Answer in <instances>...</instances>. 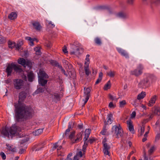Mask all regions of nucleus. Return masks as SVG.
Segmentation results:
<instances>
[{"label":"nucleus","mask_w":160,"mask_h":160,"mask_svg":"<svg viewBox=\"0 0 160 160\" xmlns=\"http://www.w3.org/2000/svg\"><path fill=\"white\" fill-rule=\"evenodd\" d=\"M26 97V93L24 91L20 92L19 95L18 103H15V118L19 122L22 119H26L31 116L33 113V109L30 107L25 105H21V102Z\"/></svg>","instance_id":"nucleus-1"},{"label":"nucleus","mask_w":160,"mask_h":160,"mask_svg":"<svg viewBox=\"0 0 160 160\" xmlns=\"http://www.w3.org/2000/svg\"><path fill=\"white\" fill-rule=\"evenodd\" d=\"M72 48L70 53L71 54L79 55L83 52V49L80 48L81 44L77 41H75L73 44H70Z\"/></svg>","instance_id":"nucleus-2"},{"label":"nucleus","mask_w":160,"mask_h":160,"mask_svg":"<svg viewBox=\"0 0 160 160\" xmlns=\"http://www.w3.org/2000/svg\"><path fill=\"white\" fill-rule=\"evenodd\" d=\"M13 69L17 72H21L22 71L20 65L13 63L9 64L8 65L6 70L8 76L11 75Z\"/></svg>","instance_id":"nucleus-3"},{"label":"nucleus","mask_w":160,"mask_h":160,"mask_svg":"<svg viewBox=\"0 0 160 160\" xmlns=\"http://www.w3.org/2000/svg\"><path fill=\"white\" fill-rule=\"evenodd\" d=\"M112 132L114 133L116 138L121 137L123 135V131L120 124L114 126L112 128Z\"/></svg>","instance_id":"nucleus-4"},{"label":"nucleus","mask_w":160,"mask_h":160,"mask_svg":"<svg viewBox=\"0 0 160 160\" xmlns=\"http://www.w3.org/2000/svg\"><path fill=\"white\" fill-rule=\"evenodd\" d=\"M24 84V82L21 79H16L13 80L14 88L17 90H19L22 88Z\"/></svg>","instance_id":"nucleus-5"},{"label":"nucleus","mask_w":160,"mask_h":160,"mask_svg":"<svg viewBox=\"0 0 160 160\" xmlns=\"http://www.w3.org/2000/svg\"><path fill=\"white\" fill-rule=\"evenodd\" d=\"M90 132L91 129H86L85 132V137L83 139L84 141V143L82 148V151L84 152L85 151L86 148L88 146V141H87V140L89 137Z\"/></svg>","instance_id":"nucleus-6"},{"label":"nucleus","mask_w":160,"mask_h":160,"mask_svg":"<svg viewBox=\"0 0 160 160\" xmlns=\"http://www.w3.org/2000/svg\"><path fill=\"white\" fill-rule=\"evenodd\" d=\"M106 139L104 138L102 141V143L104 147L103 151L105 155H108L110 156V147L109 145H108V144L106 143Z\"/></svg>","instance_id":"nucleus-7"},{"label":"nucleus","mask_w":160,"mask_h":160,"mask_svg":"<svg viewBox=\"0 0 160 160\" xmlns=\"http://www.w3.org/2000/svg\"><path fill=\"white\" fill-rule=\"evenodd\" d=\"M89 54H87L86 55L85 61V66H84L85 74L87 76H88L91 72L89 71V64L90 62V59L89 58Z\"/></svg>","instance_id":"nucleus-8"},{"label":"nucleus","mask_w":160,"mask_h":160,"mask_svg":"<svg viewBox=\"0 0 160 160\" xmlns=\"http://www.w3.org/2000/svg\"><path fill=\"white\" fill-rule=\"evenodd\" d=\"M149 77H148L143 79L139 83L140 86L142 88H145L148 87L150 86V83L149 82Z\"/></svg>","instance_id":"nucleus-9"},{"label":"nucleus","mask_w":160,"mask_h":160,"mask_svg":"<svg viewBox=\"0 0 160 160\" xmlns=\"http://www.w3.org/2000/svg\"><path fill=\"white\" fill-rule=\"evenodd\" d=\"M143 69V66L139 65L136 69L131 72V73L136 76H138L142 74Z\"/></svg>","instance_id":"nucleus-10"},{"label":"nucleus","mask_w":160,"mask_h":160,"mask_svg":"<svg viewBox=\"0 0 160 160\" xmlns=\"http://www.w3.org/2000/svg\"><path fill=\"white\" fill-rule=\"evenodd\" d=\"M21 131V129L20 127L15 126H12L10 128V136H12L16 134L19 133Z\"/></svg>","instance_id":"nucleus-11"},{"label":"nucleus","mask_w":160,"mask_h":160,"mask_svg":"<svg viewBox=\"0 0 160 160\" xmlns=\"http://www.w3.org/2000/svg\"><path fill=\"white\" fill-rule=\"evenodd\" d=\"M91 89L89 88H84V97L85 99L84 100V104H85L88 101L90 97V92H91Z\"/></svg>","instance_id":"nucleus-12"},{"label":"nucleus","mask_w":160,"mask_h":160,"mask_svg":"<svg viewBox=\"0 0 160 160\" xmlns=\"http://www.w3.org/2000/svg\"><path fill=\"white\" fill-rule=\"evenodd\" d=\"M33 28L37 31H40L42 28L40 22L37 21H32L31 22Z\"/></svg>","instance_id":"nucleus-13"},{"label":"nucleus","mask_w":160,"mask_h":160,"mask_svg":"<svg viewBox=\"0 0 160 160\" xmlns=\"http://www.w3.org/2000/svg\"><path fill=\"white\" fill-rule=\"evenodd\" d=\"M44 145V143L43 142H40L34 146L32 148L33 150L35 151H38L43 148Z\"/></svg>","instance_id":"nucleus-14"},{"label":"nucleus","mask_w":160,"mask_h":160,"mask_svg":"<svg viewBox=\"0 0 160 160\" xmlns=\"http://www.w3.org/2000/svg\"><path fill=\"white\" fill-rule=\"evenodd\" d=\"M127 124L129 130L132 134L134 133L133 126L132 124V122L131 120H129L127 121Z\"/></svg>","instance_id":"nucleus-15"},{"label":"nucleus","mask_w":160,"mask_h":160,"mask_svg":"<svg viewBox=\"0 0 160 160\" xmlns=\"http://www.w3.org/2000/svg\"><path fill=\"white\" fill-rule=\"evenodd\" d=\"M83 133L82 132H81L78 133L76 136V139L75 140H73L72 141L73 143H77L82 139V135Z\"/></svg>","instance_id":"nucleus-16"},{"label":"nucleus","mask_w":160,"mask_h":160,"mask_svg":"<svg viewBox=\"0 0 160 160\" xmlns=\"http://www.w3.org/2000/svg\"><path fill=\"white\" fill-rule=\"evenodd\" d=\"M1 134L5 137H9L10 133V128L6 127L2 129L1 132Z\"/></svg>","instance_id":"nucleus-17"},{"label":"nucleus","mask_w":160,"mask_h":160,"mask_svg":"<svg viewBox=\"0 0 160 160\" xmlns=\"http://www.w3.org/2000/svg\"><path fill=\"white\" fill-rule=\"evenodd\" d=\"M27 76L28 81L29 82H32L34 78V75L32 71H30L28 73Z\"/></svg>","instance_id":"nucleus-18"},{"label":"nucleus","mask_w":160,"mask_h":160,"mask_svg":"<svg viewBox=\"0 0 160 160\" xmlns=\"http://www.w3.org/2000/svg\"><path fill=\"white\" fill-rule=\"evenodd\" d=\"M157 98V96L156 95L153 96L150 100L148 104V106L150 107L152 106L155 103Z\"/></svg>","instance_id":"nucleus-19"},{"label":"nucleus","mask_w":160,"mask_h":160,"mask_svg":"<svg viewBox=\"0 0 160 160\" xmlns=\"http://www.w3.org/2000/svg\"><path fill=\"white\" fill-rule=\"evenodd\" d=\"M39 78H48V76L45 73L44 71L40 70L38 74Z\"/></svg>","instance_id":"nucleus-20"},{"label":"nucleus","mask_w":160,"mask_h":160,"mask_svg":"<svg viewBox=\"0 0 160 160\" xmlns=\"http://www.w3.org/2000/svg\"><path fill=\"white\" fill-rule=\"evenodd\" d=\"M17 14L16 12H12L9 14L8 18L10 19L13 20L17 18Z\"/></svg>","instance_id":"nucleus-21"},{"label":"nucleus","mask_w":160,"mask_h":160,"mask_svg":"<svg viewBox=\"0 0 160 160\" xmlns=\"http://www.w3.org/2000/svg\"><path fill=\"white\" fill-rule=\"evenodd\" d=\"M117 49L118 52L122 55L126 57V58L128 57V54L125 51L120 48H118Z\"/></svg>","instance_id":"nucleus-22"},{"label":"nucleus","mask_w":160,"mask_h":160,"mask_svg":"<svg viewBox=\"0 0 160 160\" xmlns=\"http://www.w3.org/2000/svg\"><path fill=\"white\" fill-rule=\"evenodd\" d=\"M117 49L118 52L122 55L126 57V58L128 57V54L125 51L120 48H118Z\"/></svg>","instance_id":"nucleus-23"},{"label":"nucleus","mask_w":160,"mask_h":160,"mask_svg":"<svg viewBox=\"0 0 160 160\" xmlns=\"http://www.w3.org/2000/svg\"><path fill=\"white\" fill-rule=\"evenodd\" d=\"M18 63L24 67H26V60L23 58H19L18 60Z\"/></svg>","instance_id":"nucleus-24"},{"label":"nucleus","mask_w":160,"mask_h":160,"mask_svg":"<svg viewBox=\"0 0 160 160\" xmlns=\"http://www.w3.org/2000/svg\"><path fill=\"white\" fill-rule=\"evenodd\" d=\"M47 82L48 81L44 79V78H39L38 79L39 83L42 86H44L47 83Z\"/></svg>","instance_id":"nucleus-25"},{"label":"nucleus","mask_w":160,"mask_h":160,"mask_svg":"<svg viewBox=\"0 0 160 160\" xmlns=\"http://www.w3.org/2000/svg\"><path fill=\"white\" fill-rule=\"evenodd\" d=\"M42 129H39L34 131H33L32 133L34 136H38L42 133Z\"/></svg>","instance_id":"nucleus-26"},{"label":"nucleus","mask_w":160,"mask_h":160,"mask_svg":"<svg viewBox=\"0 0 160 160\" xmlns=\"http://www.w3.org/2000/svg\"><path fill=\"white\" fill-rule=\"evenodd\" d=\"M146 96V93L144 92H142L141 93L139 94L137 96V99L138 100H140Z\"/></svg>","instance_id":"nucleus-27"},{"label":"nucleus","mask_w":160,"mask_h":160,"mask_svg":"<svg viewBox=\"0 0 160 160\" xmlns=\"http://www.w3.org/2000/svg\"><path fill=\"white\" fill-rule=\"evenodd\" d=\"M153 112L156 115H160V108L157 107L154 108V110L153 111Z\"/></svg>","instance_id":"nucleus-28"},{"label":"nucleus","mask_w":160,"mask_h":160,"mask_svg":"<svg viewBox=\"0 0 160 160\" xmlns=\"http://www.w3.org/2000/svg\"><path fill=\"white\" fill-rule=\"evenodd\" d=\"M71 125V123H69L68 126V128L66 130L64 134V136H67L69 135V133L70 131V129H72Z\"/></svg>","instance_id":"nucleus-29"},{"label":"nucleus","mask_w":160,"mask_h":160,"mask_svg":"<svg viewBox=\"0 0 160 160\" xmlns=\"http://www.w3.org/2000/svg\"><path fill=\"white\" fill-rule=\"evenodd\" d=\"M50 62L52 65L58 67L59 68V66H61V65L59 64V63L56 61L51 60L50 61Z\"/></svg>","instance_id":"nucleus-30"},{"label":"nucleus","mask_w":160,"mask_h":160,"mask_svg":"<svg viewBox=\"0 0 160 160\" xmlns=\"http://www.w3.org/2000/svg\"><path fill=\"white\" fill-rule=\"evenodd\" d=\"M145 126L144 125H142V126L141 127L140 131L139 133V135L142 136L144 132L145 131Z\"/></svg>","instance_id":"nucleus-31"},{"label":"nucleus","mask_w":160,"mask_h":160,"mask_svg":"<svg viewBox=\"0 0 160 160\" xmlns=\"http://www.w3.org/2000/svg\"><path fill=\"white\" fill-rule=\"evenodd\" d=\"M111 87V83L110 81H109L106 84L103 88V89L105 90H107L110 88Z\"/></svg>","instance_id":"nucleus-32"},{"label":"nucleus","mask_w":160,"mask_h":160,"mask_svg":"<svg viewBox=\"0 0 160 160\" xmlns=\"http://www.w3.org/2000/svg\"><path fill=\"white\" fill-rule=\"evenodd\" d=\"M108 122L110 124H111L113 121V120L112 119V114L111 113H110L108 115Z\"/></svg>","instance_id":"nucleus-33"},{"label":"nucleus","mask_w":160,"mask_h":160,"mask_svg":"<svg viewBox=\"0 0 160 160\" xmlns=\"http://www.w3.org/2000/svg\"><path fill=\"white\" fill-rule=\"evenodd\" d=\"M115 74V72L114 71H110L109 72H107V75L109 76L110 77H113Z\"/></svg>","instance_id":"nucleus-34"},{"label":"nucleus","mask_w":160,"mask_h":160,"mask_svg":"<svg viewBox=\"0 0 160 160\" xmlns=\"http://www.w3.org/2000/svg\"><path fill=\"white\" fill-rule=\"evenodd\" d=\"M26 39L30 41L29 44L31 46L33 45L34 43L33 42L34 41V39H33L31 38V37H26Z\"/></svg>","instance_id":"nucleus-35"},{"label":"nucleus","mask_w":160,"mask_h":160,"mask_svg":"<svg viewBox=\"0 0 160 160\" xmlns=\"http://www.w3.org/2000/svg\"><path fill=\"white\" fill-rule=\"evenodd\" d=\"M126 102L125 100H122L119 102V107L120 108H123L126 105Z\"/></svg>","instance_id":"nucleus-36"},{"label":"nucleus","mask_w":160,"mask_h":160,"mask_svg":"<svg viewBox=\"0 0 160 160\" xmlns=\"http://www.w3.org/2000/svg\"><path fill=\"white\" fill-rule=\"evenodd\" d=\"M75 133V131H73L70 132V134L69 136V138L71 140H72L73 139Z\"/></svg>","instance_id":"nucleus-37"},{"label":"nucleus","mask_w":160,"mask_h":160,"mask_svg":"<svg viewBox=\"0 0 160 160\" xmlns=\"http://www.w3.org/2000/svg\"><path fill=\"white\" fill-rule=\"evenodd\" d=\"M118 15L121 18H125L127 17V15L126 13L122 12H120L118 13Z\"/></svg>","instance_id":"nucleus-38"},{"label":"nucleus","mask_w":160,"mask_h":160,"mask_svg":"<svg viewBox=\"0 0 160 160\" xmlns=\"http://www.w3.org/2000/svg\"><path fill=\"white\" fill-rule=\"evenodd\" d=\"M32 62L28 60H26V66L28 67L29 68H31L32 67Z\"/></svg>","instance_id":"nucleus-39"},{"label":"nucleus","mask_w":160,"mask_h":160,"mask_svg":"<svg viewBox=\"0 0 160 160\" xmlns=\"http://www.w3.org/2000/svg\"><path fill=\"white\" fill-rule=\"evenodd\" d=\"M15 43L12 42L11 41H9L8 42V47L9 48L12 49L15 46Z\"/></svg>","instance_id":"nucleus-40"},{"label":"nucleus","mask_w":160,"mask_h":160,"mask_svg":"<svg viewBox=\"0 0 160 160\" xmlns=\"http://www.w3.org/2000/svg\"><path fill=\"white\" fill-rule=\"evenodd\" d=\"M155 150V147L154 146L152 147L148 151V153L150 155Z\"/></svg>","instance_id":"nucleus-41"},{"label":"nucleus","mask_w":160,"mask_h":160,"mask_svg":"<svg viewBox=\"0 0 160 160\" xmlns=\"http://www.w3.org/2000/svg\"><path fill=\"white\" fill-rule=\"evenodd\" d=\"M6 42L5 38L2 36L0 35V43H4Z\"/></svg>","instance_id":"nucleus-42"},{"label":"nucleus","mask_w":160,"mask_h":160,"mask_svg":"<svg viewBox=\"0 0 160 160\" xmlns=\"http://www.w3.org/2000/svg\"><path fill=\"white\" fill-rule=\"evenodd\" d=\"M46 22L48 26L51 25V27L52 28H53L55 27V25L52 23L51 21H49L48 20H46Z\"/></svg>","instance_id":"nucleus-43"},{"label":"nucleus","mask_w":160,"mask_h":160,"mask_svg":"<svg viewBox=\"0 0 160 160\" xmlns=\"http://www.w3.org/2000/svg\"><path fill=\"white\" fill-rule=\"evenodd\" d=\"M139 100L137 98L134 100L133 101V105L135 106H138L139 102Z\"/></svg>","instance_id":"nucleus-44"},{"label":"nucleus","mask_w":160,"mask_h":160,"mask_svg":"<svg viewBox=\"0 0 160 160\" xmlns=\"http://www.w3.org/2000/svg\"><path fill=\"white\" fill-rule=\"evenodd\" d=\"M95 43L99 45L101 44V42L100 39L98 38H96L95 40Z\"/></svg>","instance_id":"nucleus-45"},{"label":"nucleus","mask_w":160,"mask_h":160,"mask_svg":"<svg viewBox=\"0 0 160 160\" xmlns=\"http://www.w3.org/2000/svg\"><path fill=\"white\" fill-rule=\"evenodd\" d=\"M45 45L47 46L48 48H50L52 46V44L51 42H50L48 41L46 42Z\"/></svg>","instance_id":"nucleus-46"},{"label":"nucleus","mask_w":160,"mask_h":160,"mask_svg":"<svg viewBox=\"0 0 160 160\" xmlns=\"http://www.w3.org/2000/svg\"><path fill=\"white\" fill-rule=\"evenodd\" d=\"M54 98L56 99L58 101L60 100V96L58 93H55L54 94Z\"/></svg>","instance_id":"nucleus-47"},{"label":"nucleus","mask_w":160,"mask_h":160,"mask_svg":"<svg viewBox=\"0 0 160 160\" xmlns=\"http://www.w3.org/2000/svg\"><path fill=\"white\" fill-rule=\"evenodd\" d=\"M61 70L62 72L66 76H68V74L66 73L65 70L61 66H59V68Z\"/></svg>","instance_id":"nucleus-48"},{"label":"nucleus","mask_w":160,"mask_h":160,"mask_svg":"<svg viewBox=\"0 0 160 160\" xmlns=\"http://www.w3.org/2000/svg\"><path fill=\"white\" fill-rule=\"evenodd\" d=\"M143 160H148V157L147 156L146 152L144 151L143 154ZM139 160H143L142 159H139Z\"/></svg>","instance_id":"nucleus-49"},{"label":"nucleus","mask_w":160,"mask_h":160,"mask_svg":"<svg viewBox=\"0 0 160 160\" xmlns=\"http://www.w3.org/2000/svg\"><path fill=\"white\" fill-rule=\"evenodd\" d=\"M160 139V133L157 134L155 137V141L157 142Z\"/></svg>","instance_id":"nucleus-50"},{"label":"nucleus","mask_w":160,"mask_h":160,"mask_svg":"<svg viewBox=\"0 0 160 160\" xmlns=\"http://www.w3.org/2000/svg\"><path fill=\"white\" fill-rule=\"evenodd\" d=\"M72 153L69 154L67 156V158L65 160H72V158H71Z\"/></svg>","instance_id":"nucleus-51"},{"label":"nucleus","mask_w":160,"mask_h":160,"mask_svg":"<svg viewBox=\"0 0 160 160\" xmlns=\"http://www.w3.org/2000/svg\"><path fill=\"white\" fill-rule=\"evenodd\" d=\"M8 149L11 151H12L13 152H15L16 151V149L15 148H12V147L11 146H8Z\"/></svg>","instance_id":"nucleus-52"},{"label":"nucleus","mask_w":160,"mask_h":160,"mask_svg":"<svg viewBox=\"0 0 160 160\" xmlns=\"http://www.w3.org/2000/svg\"><path fill=\"white\" fill-rule=\"evenodd\" d=\"M109 107L110 108H113L115 107V105L113 104L112 102H111L109 104Z\"/></svg>","instance_id":"nucleus-53"},{"label":"nucleus","mask_w":160,"mask_h":160,"mask_svg":"<svg viewBox=\"0 0 160 160\" xmlns=\"http://www.w3.org/2000/svg\"><path fill=\"white\" fill-rule=\"evenodd\" d=\"M0 155L2 157L3 159L4 160L6 158V156L4 153L2 152L0 153Z\"/></svg>","instance_id":"nucleus-54"},{"label":"nucleus","mask_w":160,"mask_h":160,"mask_svg":"<svg viewBox=\"0 0 160 160\" xmlns=\"http://www.w3.org/2000/svg\"><path fill=\"white\" fill-rule=\"evenodd\" d=\"M45 89V88H39L38 90L39 92H42L44 91Z\"/></svg>","instance_id":"nucleus-55"},{"label":"nucleus","mask_w":160,"mask_h":160,"mask_svg":"<svg viewBox=\"0 0 160 160\" xmlns=\"http://www.w3.org/2000/svg\"><path fill=\"white\" fill-rule=\"evenodd\" d=\"M95 139L93 138H90L89 139V140L88 141V143L89 142L90 144H91L94 141H95Z\"/></svg>","instance_id":"nucleus-56"},{"label":"nucleus","mask_w":160,"mask_h":160,"mask_svg":"<svg viewBox=\"0 0 160 160\" xmlns=\"http://www.w3.org/2000/svg\"><path fill=\"white\" fill-rule=\"evenodd\" d=\"M28 138H27L22 139L21 140V143L25 142L28 140Z\"/></svg>","instance_id":"nucleus-57"},{"label":"nucleus","mask_w":160,"mask_h":160,"mask_svg":"<svg viewBox=\"0 0 160 160\" xmlns=\"http://www.w3.org/2000/svg\"><path fill=\"white\" fill-rule=\"evenodd\" d=\"M109 98L111 99V100H117V99L116 98H115L113 97L112 95H111V94H109Z\"/></svg>","instance_id":"nucleus-58"},{"label":"nucleus","mask_w":160,"mask_h":160,"mask_svg":"<svg viewBox=\"0 0 160 160\" xmlns=\"http://www.w3.org/2000/svg\"><path fill=\"white\" fill-rule=\"evenodd\" d=\"M134 0H127V2L130 5H132Z\"/></svg>","instance_id":"nucleus-59"},{"label":"nucleus","mask_w":160,"mask_h":160,"mask_svg":"<svg viewBox=\"0 0 160 160\" xmlns=\"http://www.w3.org/2000/svg\"><path fill=\"white\" fill-rule=\"evenodd\" d=\"M136 112L135 111L133 112H132V114L131 115V118H134L136 116Z\"/></svg>","instance_id":"nucleus-60"},{"label":"nucleus","mask_w":160,"mask_h":160,"mask_svg":"<svg viewBox=\"0 0 160 160\" xmlns=\"http://www.w3.org/2000/svg\"><path fill=\"white\" fill-rule=\"evenodd\" d=\"M62 51H63V52L64 53H66L68 52V51H67V47L65 46H64L63 48L62 49Z\"/></svg>","instance_id":"nucleus-61"},{"label":"nucleus","mask_w":160,"mask_h":160,"mask_svg":"<svg viewBox=\"0 0 160 160\" xmlns=\"http://www.w3.org/2000/svg\"><path fill=\"white\" fill-rule=\"evenodd\" d=\"M77 155L78 156H79L80 157H81L82 156V152L81 151H80L77 154Z\"/></svg>","instance_id":"nucleus-62"},{"label":"nucleus","mask_w":160,"mask_h":160,"mask_svg":"<svg viewBox=\"0 0 160 160\" xmlns=\"http://www.w3.org/2000/svg\"><path fill=\"white\" fill-rule=\"evenodd\" d=\"M34 50L36 52H39L40 51V49L39 48L36 47L34 48Z\"/></svg>","instance_id":"nucleus-63"},{"label":"nucleus","mask_w":160,"mask_h":160,"mask_svg":"<svg viewBox=\"0 0 160 160\" xmlns=\"http://www.w3.org/2000/svg\"><path fill=\"white\" fill-rule=\"evenodd\" d=\"M148 119H144L143 120V121H142V125H144L147 122H148Z\"/></svg>","instance_id":"nucleus-64"}]
</instances>
